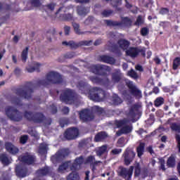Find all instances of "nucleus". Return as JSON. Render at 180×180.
Listing matches in <instances>:
<instances>
[{
  "label": "nucleus",
  "mask_w": 180,
  "mask_h": 180,
  "mask_svg": "<svg viewBox=\"0 0 180 180\" xmlns=\"http://www.w3.org/2000/svg\"><path fill=\"white\" fill-rule=\"evenodd\" d=\"M77 88L82 94L86 95L94 102H103L105 99V91L100 87H91L87 82L81 81L78 82Z\"/></svg>",
  "instance_id": "nucleus-1"
},
{
  "label": "nucleus",
  "mask_w": 180,
  "mask_h": 180,
  "mask_svg": "<svg viewBox=\"0 0 180 180\" xmlns=\"http://www.w3.org/2000/svg\"><path fill=\"white\" fill-rule=\"evenodd\" d=\"M63 82L64 79L59 72L51 71L46 75V79L38 80L37 84L46 87L49 85H60Z\"/></svg>",
  "instance_id": "nucleus-2"
},
{
  "label": "nucleus",
  "mask_w": 180,
  "mask_h": 180,
  "mask_svg": "<svg viewBox=\"0 0 180 180\" xmlns=\"http://www.w3.org/2000/svg\"><path fill=\"white\" fill-rule=\"evenodd\" d=\"M134 169V176H139L141 174V167L139 163H137V165H136L135 167L130 166L129 169L120 166L119 171L117 172L118 176H121L122 179L125 180H131Z\"/></svg>",
  "instance_id": "nucleus-3"
},
{
  "label": "nucleus",
  "mask_w": 180,
  "mask_h": 180,
  "mask_svg": "<svg viewBox=\"0 0 180 180\" xmlns=\"http://www.w3.org/2000/svg\"><path fill=\"white\" fill-rule=\"evenodd\" d=\"M24 118L30 122L34 124L46 123V117L41 112H33L30 110H25L24 112Z\"/></svg>",
  "instance_id": "nucleus-4"
},
{
  "label": "nucleus",
  "mask_w": 180,
  "mask_h": 180,
  "mask_svg": "<svg viewBox=\"0 0 180 180\" xmlns=\"http://www.w3.org/2000/svg\"><path fill=\"white\" fill-rule=\"evenodd\" d=\"M33 88L34 84L32 82H26L22 87L15 89V95L24 99H32V94L34 93Z\"/></svg>",
  "instance_id": "nucleus-5"
},
{
  "label": "nucleus",
  "mask_w": 180,
  "mask_h": 180,
  "mask_svg": "<svg viewBox=\"0 0 180 180\" xmlns=\"http://www.w3.org/2000/svg\"><path fill=\"white\" fill-rule=\"evenodd\" d=\"M104 22L107 27L115 28L131 27L132 25V20L128 17H122L121 21L105 20Z\"/></svg>",
  "instance_id": "nucleus-6"
},
{
  "label": "nucleus",
  "mask_w": 180,
  "mask_h": 180,
  "mask_svg": "<svg viewBox=\"0 0 180 180\" xmlns=\"http://www.w3.org/2000/svg\"><path fill=\"white\" fill-rule=\"evenodd\" d=\"M125 86L128 88V91L131 96H133L135 99H141L143 98L142 91L137 87L136 84L129 79H125Z\"/></svg>",
  "instance_id": "nucleus-7"
},
{
  "label": "nucleus",
  "mask_w": 180,
  "mask_h": 180,
  "mask_svg": "<svg viewBox=\"0 0 180 180\" xmlns=\"http://www.w3.org/2000/svg\"><path fill=\"white\" fill-rule=\"evenodd\" d=\"M5 113L8 118L13 122H19L22 120V113L13 106H8L6 109H5Z\"/></svg>",
  "instance_id": "nucleus-8"
},
{
  "label": "nucleus",
  "mask_w": 180,
  "mask_h": 180,
  "mask_svg": "<svg viewBox=\"0 0 180 180\" xmlns=\"http://www.w3.org/2000/svg\"><path fill=\"white\" fill-rule=\"evenodd\" d=\"M93 43V40H84L80 41L78 43H76L73 40H70L69 41H64L62 42L63 46L70 47L72 50H76L79 47H82L83 46H91Z\"/></svg>",
  "instance_id": "nucleus-9"
},
{
  "label": "nucleus",
  "mask_w": 180,
  "mask_h": 180,
  "mask_svg": "<svg viewBox=\"0 0 180 180\" xmlns=\"http://www.w3.org/2000/svg\"><path fill=\"white\" fill-rule=\"evenodd\" d=\"M79 117L82 123H89L94 120L95 115L92 110L86 108L79 111Z\"/></svg>",
  "instance_id": "nucleus-10"
},
{
  "label": "nucleus",
  "mask_w": 180,
  "mask_h": 180,
  "mask_svg": "<svg viewBox=\"0 0 180 180\" xmlns=\"http://www.w3.org/2000/svg\"><path fill=\"white\" fill-rule=\"evenodd\" d=\"M91 71L96 75L105 76L108 75V71H110V67L105 65H92Z\"/></svg>",
  "instance_id": "nucleus-11"
},
{
  "label": "nucleus",
  "mask_w": 180,
  "mask_h": 180,
  "mask_svg": "<svg viewBox=\"0 0 180 180\" xmlns=\"http://www.w3.org/2000/svg\"><path fill=\"white\" fill-rule=\"evenodd\" d=\"M70 149L62 148L60 150H58L56 155L51 156V160L53 162V163H57L64 160L66 157L70 155Z\"/></svg>",
  "instance_id": "nucleus-12"
},
{
  "label": "nucleus",
  "mask_w": 180,
  "mask_h": 180,
  "mask_svg": "<svg viewBox=\"0 0 180 180\" xmlns=\"http://www.w3.org/2000/svg\"><path fill=\"white\" fill-rule=\"evenodd\" d=\"M125 54H127L128 57L136 58L139 54L143 57H146V51L144 49H139L138 47H129L128 49L125 50Z\"/></svg>",
  "instance_id": "nucleus-13"
},
{
  "label": "nucleus",
  "mask_w": 180,
  "mask_h": 180,
  "mask_svg": "<svg viewBox=\"0 0 180 180\" xmlns=\"http://www.w3.org/2000/svg\"><path fill=\"white\" fill-rule=\"evenodd\" d=\"M75 98V94L70 89H66L63 90L61 93L60 96L59 97L60 101L65 103H71L74 101Z\"/></svg>",
  "instance_id": "nucleus-14"
},
{
  "label": "nucleus",
  "mask_w": 180,
  "mask_h": 180,
  "mask_svg": "<svg viewBox=\"0 0 180 180\" xmlns=\"http://www.w3.org/2000/svg\"><path fill=\"white\" fill-rule=\"evenodd\" d=\"M122 157L124 158V165H130L136 157L135 152L131 148L125 149Z\"/></svg>",
  "instance_id": "nucleus-15"
},
{
  "label": "nucleus",
  "mask_w": 180,
  "mask_h": 180,
  "mask_svg": "<svg viewBox=\"0 0 180 180\" xmlns=\"http://www.w3.org/2000/svg\"><path fill=\"white\" fill-rule=\"evenodd\" d=\"M79 135V129L77 127H70L65 131L63 136L68 141L76 139Z\"/></svg>",
  "instance_id": "nucleus-16"
},
{
  "label": "nucleus",
  "mask_w": 180,
  "mask_h": 180,
  "mask_svg": "<svg viewBox=\"0 0 180 180\" xmlns=\"http://www.w3.org/2000/svg\"><path fill=\"white\" fill-rule=\"evenodd\" d=\"M15 175L20 178L23 179L29 175V170L26 166L18 165L15 168Z\"/></svg>",
  "instance_id": "nucleus-17"
},
{
  "label": "nucleus",
  "mask_w": 180,
  "mask_h": 180,
  "mask_svg": "<svg viewBox=\"0 0 180 180\" xmlns=\"http://www.w3.org/2000/svg\"><path fill=\"white\" fill-rule=\"evenodd\" d=\"M98 61L108 64L110 65H115L116 63V59L108 55H101L98 56Z\"/></svg>",
  "instance_id": "nucleus-18"
},
{
  "label": "nucleus",
  "mask_w": 180,
  "mask_h": 180,
  "mask_svg": "<svg viewBox=\"0 0 180 180\" xmlns=\"http://www.w3.org/2000/svg\"><path fill=\"white\" fill-rule=\"evenodd\" d=\"M100 163H102V162L96 160L94 155H89L84 160V165H90L92 171H94L96 169V167H97Z\"/></svg>",
  "instance_id": "nucleus-19"
},
{
  "label": "nucleus",
  "mask_w": 180,
  "mask_h": 180,
  "mask_svg": "<svg viewBox=\"0 0 180 180\" xmlns=\"http://www.w3.org/2000/svg\"><path fill=\"white\" fill-rule=\"evenodd\" d=\"M19 160L27 165H32L35 162V158L32 155H24L19 158Z\"/></svg>",
  "instance_id": "nucleus-20"
},
{
  "label": "nucleus",
  "mask_w": 180,
  "mask_h": 180,
  "mask_svg": "<svg viewBox=\"0 0 180 180\" xmlns=\"http://www.w3.org/2000/svg\"><path fill=\"white\" fill-rule=\"evenodd\" d=\"M89 79L92 83L96 85H105V80L107 84L110 83V79L108 77L103 79L96 76H90Z\"/></svg>",
  "instance_id": "nucleus-21"
},
{
  "label": "nucleus",
  "mask_w": 180,
  "mask_h": 180,
  "mask_svg": "<svg viewBox=\"0 0 180 180\" xmlns=\"http://www.w3.org/2000/svg\"><path fill=\"white\" fill-rule=\"evenodd\" d=\"M139 112V105L137 104H134L131 105L129 111V117L132 119L133 122H135V118Z\"/></svg>",
  "instance_id": "nucleus-22"
},
{
  "label": "nucleus",
  "mask_w": 180,
  "mask_h": 180,
  "mask_svg": "<svg viewBox=\"0 0 180 180\" xmlns=\"http://www.w3.org/2000/svg\"><path fill=\"white\" fill-rule=\"evenodd\" d=\"M133 131V126L131 124L130 125H124V127H122L121 128V129H119L117 132H116V136L120 137L121 136L122 134H128L131 133Z\"/></svg>",
  "instance_id": "nucleus-23"
},
{
  "label": "nucleus",
  "mask_w": 180,
  "mask_h": 180,
  "mask_svg": "<svg viewBox=\"0 0 180 180\" xmlns=\"http://www.w3.org/2000/svg\"><path fill=\"white\" fill-rule=\"evenodd\" d=\"M122 76L121 70L120 69H115L111 74L112 81L114 83H119L122 80Z\"/></svg>",
  "instance_id": "nucleus-24"
},
{
  "label": "nucleus",
  "mask_w": 180,
  "mask_h": 180,
  "mask_svg": "<svg viewBox=\"0 0 180 180\" xmlns=\"http://www.w3.org/2000/svg\"><path fill=\"white\" fill-rule=\"evenodd\" d=\"M5 149H6L9 153L14 155H17L19 152V149L10 142L5 143Z\"/></svg>",
  "instance_id": "nucleus-25"
},
{
  "label": "nucleus",
  "mask_w": 180,
  "mask_h": 180,
  "mask_svg": "<svg viewBox=\"0 0 180 180\" xmlns=\"http://www.w3.org/2000/svg\"><path fill=\"white\" fill-rule=\"evenodd\" d=\"M108 138V134L105 131H101L97 133L94 137L95 142H102Z\"/></svg>",
  "instance_id": "nucleus-26"
},
{
  "label": "nucleus",
  "mask_w": 180,
  "mask_h": 180,
  "mask_svg": "<svg viewBox=\"0 0 180 180\" xmlns=\"http://www.w3.org/2000/svg\"><path fill=\"white\" fill-rule=\"evenodd\" d=\"M117 44L119 48L122 49L123 51H127L130 46V41L127 39H119L117 41Z\"/></svg>",
  "instance_id": "nucleus-27"
},
{
  "label": "nucleus",
  "mask_w": 180,
  "mask_h": 180,
  "mask_svg": "<svg viewBox=\"0 0 180 180\" xmlns=\"http://www.w3.org/2000/svg\"><path fill=\"white\" fill-rule=\"evenodd\" d=\"M36 174L38 176H44L46 175H49L50 174V168L49 167H44L37 169Z\"/></svg>",
  "instance_id": "nucleus-28"
},
{
  "label": "nucleus",
  "mask_w": 180,
  "mask_h": 180,
  "mask_svg": "<svg viewBox=\"0 0 180 180\" xmlns=\"http://www.w3.org/2000/svg\"><path fill=\"white\" fill-rule=\"evenodd\" d=\"M77 11V13L80 16H85L87 15V13H89L90 8L85 7L84 6H78Z\"/></svg>",
  "instance_id": "nucleus-29"
},
{
  "label": "nucleus",
  "mask_w": 180,
  "mask_h": 180,
  "mask_svg": "<svg viewBox=\"0 0 180 180\" xmlns=\"http://www.w3.org/2000/svg\"><path fill=\"white\" fill-rule=\"evenodd\" d=\"M72 27L74 28L75 33L77 35H83L87 33H91V32L90 31H82V30L79 28V25L78 23L72 22Z\"/></svg>",
  "instance_id": "nucleus-30"
},
{
  "label": "nucleus",
  "mask_w": 180,
  "mask_h": 180,
  "mask_svg": "<svg viewBox=\"0 0 180 180\" xmlns=\"http://www.w3.org/2000/svg\"><path fill=\"white\" fill-rule=\"evenodd\" d=\"M105 153H108V146L106 145H103L96 150V155L97 157H102Z\"/></svg>",
  "instance_id": "nucleus-31"
},
{
  "label": "nucleus",
  "mask_w": 180,
  "mask_h": 180,
  "mask_svg": "<svg viewBox=\"0 0 180 180\" xmlns=\"http://www.w3.org/2000/svg\"><path fill=\"white\" fill-rule=\"evenodd\" d=\"M58 20H61V21H67V22H70L73 20V15L71 13H63V14H60L58 16Z\"/></svg>",
  "instance_id": "nucleus-32"
},
{
  "label": "nucleus",
  "mask_w": 180,
  "mask_h": 180,
  "mask_svg": "<svg viewBox=\"0 0 180 180\" xmlns=\"http://www.w3.org/2000/svg\"><path fill=\"white\" fill-rule=\"evenodd\" d=\"M167 166L168 168H174L176 166V159L174 155H171L167 158Z\"/></svg>",
  "instance_id": "nucleus-33"
},
{
  "label": "nucleus",
  "mask_w": 180,
  "mask_h": 180,
  "mask_svg": "<svg viewBox=\"0 0 180 180\" xmlns=\"http://www.w3.org/2000/svg\"><path fill=\"white\" fill-rule=\"evenodd\" d=\"M56 4L55 3H50L46 6H43V9L46 13L53 12Z\"/></svg>",
  "instance_id": "nucleus-34"
},
{
  "label": "nucleus",
  "mask_w": 180,
  "mask_h": 180,
  "mask_svg": "<svg viewBox=\"0 0 180 180\" xmlns=\"http://www.w3.org/2000/svg\"><path fill=\"white\" fill-rule=\"evenodd\" d=\"M129 120L126 118L123 120H116L115 124L117 128H122L127 125Z\"/></svg>",
  "instance_id": "nucleus-35"
},
{
  "label": "nucleus",
  "mask_w": 180,
  "mask_h": 180,
  "mask_svg": "<svg viewBox=\"0 0 180 180\" xmlns=\"http://www.w3.org/2000/svg\"><path fill=\"white\" fill-rule=\"evenodd\" d=\"M146 148V143H140L136 148L137 154L139 158H141L143 155L144 149Z\"/></svg>",
  "instance_id": "nucleus-36"
},
{
  "label": "nucleus",
  "mask_w": 180,
  "mask_h": 180,
  "mask_svg": "<svg viewBox=\"0 0 180 180\" xmlns=\"http://www.w3.org/2000/svg\"><path fill=\"white\" fill-rule=\"evenodd\" d=\"M40 66H41V64L37 63L34 64V65L33 67L26 68V70L28 71V72H30V73H32L34 71L39 72H40Z\"/></svg>",
  "instance_id": "nucleus-37"
},
{
  "label": "nucleus",
  "mask_w": 180,
  "mask_h": 180,
  "mask_svg": "<svg viewBox=\"0 0 180 180\" xmlns=\"http://www.w3.org/2000/svg\"><path fill=\"white\" fill-rule=\"evenodd\" d=\"M28 52H29V46H26L25 49H23L22 52H21V60L23 63H26L28 58Z\"/></svg>",
  "instance_id": "nucleus-38"
},
{
  "label": "nucleus",
  "mask_w": 180,
  "mask_h": 180,
  "mask_svg": "<svg viewBox=\"0 0 180 180\" xmlns=\"http://www.w3.org/2000/svg\"><path fill=\"white\" fill-rule=\"evenodd\" d=\"M79 179H80V177L77 172H70L67 177V180H79Z\"/></svg>",
  "instance_id": "nucleus-39"
},
{
  "label": "nucleus",
  "mask_w": 180,
  "mask_h": 180,
  "mask_svg": "<svg viewBox=\"0 0 180 180\" xmlns=\"http://www.w3.org/2000/svg\"><path fill=\"white\" fill-rule=\"evenodd\" d=\"M70 161L65 162L63 164L59 165L58 172H62L63 171H66L68 168H70Z\"/></svg>",
  "instance_id": "nucleus-40"
},
{
  "label": "nucleus",
  "mask_w": 180,
  "mask_h": 180,
  "mask_svg": "<svg viewBox=\"0 0 180 180\" xmlns=\"http://www.w3.org/2000/svg\"><path fill=\"white\" fill-rule=\"evenodd\" d=\"M180 66V57L174 58L172 63V70L174 71L177 70Z\"/></svg>",
  "instance_id": "nucleus-41"
},
{
  "label": "nucleus",
  "mask_w": 180,
  "mask_h": 180,
  "mask_svg": "<svg viewBox=\"0 0 180 180\" xmlns=\"http://www.w3.org/2000/svg\"><path fill=\"white\" fill-rule=\"evenodd\" d=\"M30 4L31 5V8L28 10H32L33 8H39L41 6V2L40 0H31L30 2Z\"/></svg>",
  "instance_id": "nucleus-42"
},
{
  "label": "nucleus",
  "mask_w": 180,
  "mask_h": 180,
  "mask_svg": "<svg viewBox=\"0 0 180 180\" xmlns=\"http://www.w3.org/2000/svg\"><path fill=\"white\" fill-rule=\"evenodd\" d=\"M0 162L4 165H10V160L5 153L0 154Z\"/></svg>",
  "instance_id": "nucleus-43"
},
{
  "label": "nucleus",
  "mask_w": 180,
  "mask_h": 180,
  "mask_svg": "<svg viewBox=\"0 0 180 180\" xmlns=\"http://www.w3.org/2000/svg\"><path fill=\"white\" fill-rule=\"evenodd\" d=\"M110 51L112 52L114 54L116 55H120L121 54V51L120 49L119 46H117L116 44H113L110 46Z\"/></svg>",
  "instance_id": "nucleus-44"
},
{
  "label": "nucleus",
  "mask_w": 180,
  "mask_h": 180,
  "mask_svg": "<svg viewBox=\"0 0 180 180\" xmlns=\"http://www.w3.org/2000/svg\"><path fill=\"white\" fill-rule=\"evenodd\" d=\"M12 103L14 104L16 106H20V107L23 105L22 99L20 98L17 97V96H14L12 98Z\"/></svg>",
  "instance_id": "nucleus-45"
},
{
  "label": "nucleus",
  "mask_w": 180,
  "mask_h": 180,
  "mask_svg": "<svg viewBox=\"0 0 180 180\" xmlns=\"http://www.w3.org/2000/svg\"><path fill=\"white\" fill-rule=\"evenodd\" d=\"M170 128L172 131L180 134V124L173 122L171 124Z\"/></svg>",
  "instance_id": "nucleus-46"
},
{
  "label": "nucleus",
  "mask_w": 180,
  "mask_h": 180,
  "mask_svg": "<svg viewBox=\"0 0 180 180\" xmlns=\"http://www.w3.org/2000/svg\"><path fill=\"white\" fill-rule=\"evenodd\" d=\"M127 75L134 80H137L139 79V75L133 69H131L129 71H128Z\"/></svg>",
  "instance_id": "nucleus-47"
},
{
  "label": "nucleus",
  "mask_w": 180,
  "mask_h": 180,
  "mask_svg": "<svg viewBox=\"0 0 180 180\" xmlns=\"http://www.w3.org/2000/svg\"><path fill=\"white\" fill-rule=\"evenodd\" d=\"M164 103H165V99H164V98L160 96V97H158V98L155 99V102H154V105H155V106L156 108H158V107H160V105H162V104H164Z\"/></svg>",
  "instance_id": "nucleus-48"
},
{
  "label": "nucleus",
  "mask_w": 180,
  "mask_h": 180,
  "mask_svg": "<svg viewBox=\"0 0 180 180\" xmlns=\"http://www.w3.org/2000/svg\"><path fill=\"white\" fill-rule=\"evenodd\" d=\"M47 152H48V150H47L46 146L44 143H41L40 145L39 148L38 149V153H39L40 155H44L45 154H46Z\"/></svg>",
  "instance_id": "nucleus-49"
},
{
  "label": "nucleus",
  "mask_w": 180,
  "mask_h": 180,
  "mask_svg": "<svg viewBox=\"0 0 180 180\" xmlns=\"http://www.w3.org/2000/svg\"><path fill=\"white\" fill-rule=\"evenodd\" d=\"M114 13L112 10H104L101 12V15L103 18H109Z\"/></svg>",
  "instance_id": "nucleus-50"
},
{
  "label": "nucleus",
  "mask_w": 180,
  "mask_h": 180,
  "mask_svg": "<svg viewBox=\"0 0 180 180\" xmlns=\"http://www.w3.org/2000/svg\"><path fill=\"white\" fill-rule=\"evenodd\" d=\"M112 103L114 105H120L122 103V98L118 95H114L112 96Z\"/></svg>",
  "instance_id": "nucleus-51"
},
{
  "label": "nucleus",
  "mask_w": 180,
  "mask_h": 180,
  "mask_svg": "<svg viewBox=\"0 0 180 180\" xmlns=\"http://www.w3.org/2000/svg\"><path fill=\"white\" fill-rule=\"evenodd\" d=\"M70 123V120L65 117H63L60 120H59V125H60L61 127H65Z\"/></svg>",
  "instance_id": "nucleus-52"
},
{
  "label": "nucleus",
  "mask_w": 180,
  "mask_h": 180,
  "mask_svg": "<svg viewBox=\"0 0 180 180\" xmlns=\"http://www.w3.org/2000/svg\"><path fill=\"white\" fill-rule=\"evenodd\" d=\"M84 161L85 160L84 159V156L81 155L79 158H75L74 160V162L75 164H77L78 165L81 166L84 164Z\"/></svg>",
  "instance_id": "nucleus-53"
},
{
  "label": "nucleus",
  "mask_w": 180,
  "mask_h": 180,
  "mask_svg": "<svg viewBox=\"0 0 180 180\" xmlns=\"http://www.w3.org/2000/svg\"><path fill=\"white\" fill-rule=\"evenodd\" d=\"M79 166H80V165H78L77 163H75V162L73 163H72V162L70 161L69 168H70V171L76 172Z\"/></svg>",
  "instance_id": "nucleus-54"
},
{
  "label": "nucleus",
  "mask_w": 180,
  "mask_h": 180,
  "mask_svg": "<svg viewBox=\"0 0 180 180\" xmlns=\"http://www.w3.org/2000/svg\"><path fill=\"white\" fill-rule=\"evenodd\" d=\"M144 23V20H143L142 15H139L137 18V20H136V22L134 25L136 26H141Z\"/></svg>",
  "instance_id": "nucleus-55"
},
{
  "label": "nucleus",
  "mask_w": 180,
  "mask_h": 180,
  "mask_svg": "<svg viewBox=\"0 0 180 180\" xmlns=\"http://www.w3.org/2000/svg\"><path fill=\"white\" fill-rule=\"evenodd\" d=\"M75 56H76V53L75 52H68L63 55V58L65 59H72Z\"/></svg>",
  "instance_id": "nucleus-56"
},
{
  "label": "nucleus",
  "mask_w": 180,
  "mask_h": 180,
  "mask_svg": "<svg viewBox=\"0 0 180 180\" xmlns=\"http://www.w3.org/2000/svg\"><path fill=\"white\" fill-rule=\"evenodd\" d=\"M122 151V148H113L110 152V155L112 156L119 155Z\"/></svg>",
  "instance_id": "nucleus-57"
},
{
  "label": "nucleus",
  "mask_w": 180,
  "mask_h": 180,
  "mask_svg": "<svg viewBox=\"0 0 180 180\" xmlns=\"http://www.w3.org/2000/svg\"><path fill=\"white\" fill-rule=\"evenodd\" d=\"M94 18L93 16H89L87 18L84 20V23L85 25H91L94 22Z\"/></svg>",
  "instance_id": "nucleus-58"
},
{
  "label": "nucleus",
  "mask_w": 180,
  "mask_h": 180,
  "mask_svg": "<svg viewBox=\"0 0 180 180\" xmlns=\"http://www.w3.org/2000/svg\"><path fill=\"white\" fill-rule=\"evenodd\" d=\"M88 141L87 140H83L81 141L79 143V148H83L84 149H86L88 148Z\"/></svg>",
  "instance_id": "nucleus-59"
},
{
  "label": "nucleus",
  "mask_w": 180,
  "mask_h": 180,
  "mask_svg": "<svg viewBox=\"0 0 180 180\" xmlns=\"http://www.w3.org/2000/svg\"><path fill=\"white\" fill-rule=\"evenodd\" d=\"M148 169L147 167H143L141 172V175H142L143 179H146L148 176Z\"/></svg>",
  "instance_id": "nucleus-60"
},
{
  "label": "nucleus",
  "mask_w": 180,
  "mask_h": 180,
  "mask_svg": "<svg viewBox=\"0 0 180 180\" xmlns=\"http://www.w3.org/2000/svg\"><path fill=\"white\" fill-rule=\"evenodd\" d=\"M28 136L27 135H22L20 138V144H26L27 141H28Z\"/></svg>",
  "instance_id": "nucleus-61"
},
{
  "label": "nucleus",
  "mask_w": 180,
  "mask_h": 180,
  "mask_svg": "<svg viewBox=\"0 0 180 180\" xmlns=\"http://www.w3.org/2000/svg\"><path fill=\"white\" fill-rule=\"evenodd\" d=\"M174 139H176V147L178 148V152L180 153V134H176V136H174Z\"/></svg>",
  "instance_id": "nucleus-62"
},
{
  "label": "nucleus",
  "mask_w": 180,
  "mask_h": 180,
  "mask_svg": "<svg viewBox=\"0 0 180 180\" xmlns=\"http://www.w3.org/2000/svg\"><path fill=\"white\" fill-rule=\"evenodd\" d=\"M148 33H149V30L148 27H144L142 29H141V35H142L143 37L147 36Z\"/></svg>",
  "instance_id": "nucleus-63"
},
{
  "label": "nucleus",
  "mask_w": 180,
  "mask_h": 180,
  "mask_svg": "<svg viewBox=\"0 0 180 180\" xmlns=\"http://www.w3.org/2000/svg\"><path fill=\"white\" fill-rule=\"evenodd\" d=\"M169 13V10L168 8H161L160 11V14L165 15Z\"/></svg>",
  "instance_id": "nucleus-64"
}]
</instances>
